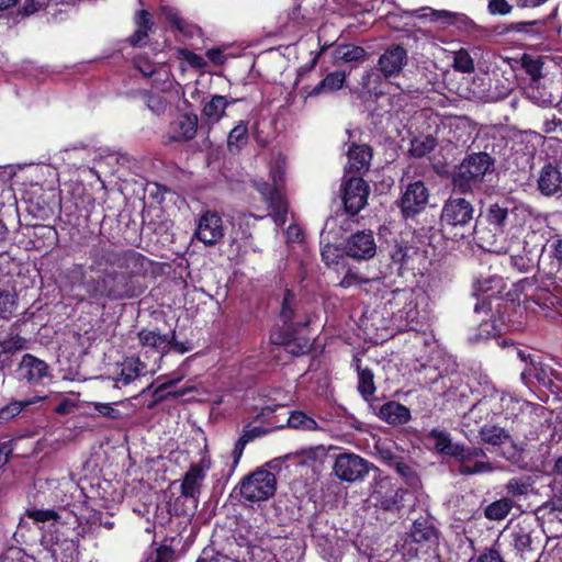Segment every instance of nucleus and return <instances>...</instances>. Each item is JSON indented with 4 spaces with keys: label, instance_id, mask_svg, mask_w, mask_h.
Segmentation results:
<instances>
[{
    "label": "nucleus",
    "instance_id": "1",
    "mask_svg": "<svg viewBox=\"0 0 562 562\" xmlns=\"http://www.w3.org/2000/svg\"><path fill=\"white\" fill-rule=\"evenodd\" d=\"M501 288L502 279L498 277L479 279L475 283V290L481 295L474 306V313L480 319L477 339L499 336L507 327L504 313L508 304L498 297Z\"/></svg>",
    "mask_w": 562,
    "mask_h": 562
},
{
    "label": "nucleus",
    "instance_id": "2",
    "mask_svg": "<svg viewBox=\"0 0 562 562\" xmlns=\"http://www.w3.org/2000/svg\"><path fill=\"white\" fill-rule=\"evenodd\" d=\"M426 294L422 290L397 289L392 291L386 305L393 324L400 329H415L424 318Z\"/></svg>",
    "mask_w": 562,
    "mask_h": 562
},
{
    "label": "nucleus",
    "instance_id": "3",
    "mask_svg": "<svg viewBox=\"0 0 562 562\" xmlns=\"http://www.w3.org/2000/svg\"><path fill=\"white\" fill-rule=\"evenodd\" d=\"M507 216L508 209L506 206L493 203L487 207L486 221L491 227L475 228L474 231L482 248L501 255V252H509L520 247V240L517 237H508L503 231Z\"/></svg>",
    "mask_w": 562,
    "mask_h": 562
},
{
    "label": "nucleus",
    "instance_id": "4",
    "mask_svg": "<svg viewBox=\"0 0 562 562\" xmlns=\"http://www.w3.org/2000/svg\"><path fill=\"white\" fill-rule=\"evenodd\" d=\"M286 168L285 157L279 155L270 168V179L272 183L258 182L256 188L270 209V215L278 226L285 224L288 204L282 189L284 184V173Z\"/></svg>",
    "mask_w": 562,
    "mask_h": 562
},
{
    "label": "nucleus",
    "instance_id": "5",
    "mask_svg": "<svg viewBox=\"0 0 562 562\" xmlns=\"http://www.w3.org/2000/svg\"><path fill=\"white\" fill-rule=\"evenodd\" d=\"M494 160L486 153L467 156L453 177L454 188L463 193L472 191L483 181L485 175L492 172Z\"/></svg>",
    "mask_w": 562,
    "mask_h": 562
},
{
    "label": "nucleus",
    "instance_id": "6",
    "mask_svg": "<svg viewBox=\"0 0 562 562\" xmlns=\"http://www.w3.org/2000/svg\"><path fill=\"white\" fill-rule=\"evenodd\" d=\"M276 490V475L266 469L252 472L240 485L241 496L249 502L266 501L274 495Z\"/></svg>",
    "mask_w": 562,
    "mask_h": 562
},
{
    "label": "nucleus",
    "instance_id": "7",
    "mask_svg": "<svg viewBox=\"0 0 562 562\" xmlns=\"http://www.w3.org/2000/svg\"><path fill=\"white\" fill-rule=\"evenodd\" d=\"M438 542V533L434 525L426 518L416 519L411 528L408 537L403 544L404 555H417L427 551Z\"/></svg>",
    "mask_w": 562,
    "mask_h": 562
},
{
    "label": "nucleus",
    "instance_id": "8",
    "mask_svg": "<svg viewBox=\"0 0 562 562\" xmlns=\"http://www.w3.org/2000/svg\"><path fill=\"white\" fill-rule=\"evenodd\" d=\"M372 467V463L356 453H341L336 457L333 471L340 481L353 483L362 481Z\"/></svg>",
    "mask_w": 562,
    "mask_h": 562
},
{
    "label": "nucleus",
    "instance_id": "9",
    "mask_svg": "<svg viewBox=\"0 0 562 562\" xmlns=\"http://www.w3.org/2000/svg\"><path fill=\"white\" fill-rule=\"evenodd\" d=\"M88 286V291L93 297L104 296L117 300L131 296L128 277L125 273H105L97 281L93 289L90 284Z\"/></svg>",
    "mask_w": 562,
    "mask_h": 562
},
{
    "label": "nucleus",
    "instance_id": "10",
    "mask_svg": "<svg viewBox=\"0 0 562 562\" xmlns=\"http://www.w3.org/2000/svg\"><path fill=\"white\" fill-rule=\"evenodd\" d=\"M211 469V459L204 454L198 463L192 464L186 472L181 483V496L189 499L194 507L201 493L206 472Z\"/></svg>",
    "mask_w": 562,
    "mask_h": 562
},
{
    "label": "nucleus",
    "instance_id": "11",
    "mask_svg": "<svg viewBox=\"0 0 562 562\" xmlns=\"http://www.w3.org/2000/svg\"><path fill=\"white\" fill-rule=\"evenodd\" d=\"M225 235V227L222 216L207 210L196 221L194 236L206 246L216 245Z\"/></svg>",
    "mask_w": 562,
    "mask_h": 562
},
{
    "label": "nucleus",
    "instance_id": "12",
    "mask_svg": "<svg viewBox=\"0 0 562 562\" xmlns=\"http://www.w3.org/2000/svg\"><path fill=\"white\" fill-rule=\"evenodd\" d=\"M450 456L460 462L459 472L461 474H482L493 471L491 463L476 460L479 457L484 456V451L481 448H471L457 443Z\"/></svg>",
    "mask_w": 562,
    "mask_h": 562
},
{
    "label": "nucleus",
    "instance_id": "13",
    "mask_svg": "<svg viewBox=\"0 0 562 562\" xmlns=\"http://www.w3.org/2000/svg\"><path fill=\"white\" fill-rule=\"evenodd\" d=\"M429 200L428 189L423 181H415L405 188L400 200L401 212L404 217H413L426 209Z\"/></svg>",
    "mask_w": 562,
    "mask_h": 562
},
{
    "label": "nucleus",
    "instance_id": "14",
    "mask_svg": "<svg viewBox=\"0 0 562 562\" xmlns=\"http://www.w3.org/2000/svg\"><path fill=\"white\" fill-rule=\"evenodd\" d=\"M503 392L493 390L490 394L484 395L476 402L471 409L464 415L465 425L470 426L471 422L477 424L483 419H487L492 415L503 416Z\"/></svg>",
    "mask_w": 562,
    "mask_h": 562
},
{
    "label": "nucleus",
    "instance_id": "15",
    "mask_svg": "<svg viewBox=\"0 0 562 562\" xmlns=\"http://www.w3.org/2000/svg\"><path fill=\"white\" fill-rule=\"evenodd\" d=\"M473 205L463 198H450L441 211V222L450 226H465L473 220Z\"/></svg>",
    "mask_w": 562,
    "mask_h": 562
},
{
    "label": "nucleus",
    "instance_id": "16",
    "mask_svg": "<svg viewBox=\"0 0 562 562\" xmlns=\"http://www.w3.org/2000/svg\"><path fill=\"white\" fill-rule=\"evenodd\" d=\"M369 195V186L358 177H351L344 186V204L350 214H357L367 204Z\"/></svg>",
    "mask_w": 562,
    "mask_h": 562
},
{
    "label": "nucleus",
    "instance_id": "17",
    "mask_svg": "<svg viewBox=\"0 0 562 562\" xmlns=\"http://www.w3.org/2000/svg\"><path fill=\"white\" fill-rule=\"evenodd\" d=\"M400 498V490L392 484L389 477L374 480L370 494V501L374 506L384 510H393L398 506Z\"/></svg>",
    "mask_w": 562,
    "mask_h": 562
},
{
    "label": "nucleus",
    "instance_id": "18",
    "mask_svg": "<svg viewBox=\"0 0 562 562\" xmlns=\"http://www.w3.org/2000/svg\"><path fill=\"white\" fill-rule=\"evenodd\" d=\"M348 256L356 259H370L376 252V244L371 231L351 235L346 245Z\"/></svg>",
    "mask_w": 562,
    "mask_h": 562
},
{
    "label": "nucleus",
    "instance_id": "19",
    "mask_svg": "<svg viewBox=\"0 0 562 562\" xmlns=\"http://www.w3.org/2000/svg\"><path fill=\"white\" fill-rule=\"evenodd\" d=\"M407 64V53L400 45L390 46L379 58V70L385 78L397 76Z\"/></svg>",
    "mask_w": 562,
    "mask_h": 562
},
{
    "label": "nucleus",
    "instance_id": "20",
    "mask_svg": "<svg viewBox=\"0 0 562 562\" xmlns=\"http://www.w3.org/2000/svg\"><path fill=\"white\" fill-rule=\"evenodd\" d=\"M510 544L517 553L526 561H537L535 554L533 541L531 539V529L528 525L517 524L509 529Z\"/></svg>",
    "mask_w": 562,
    "mask_h": 562
},
{
    "label": "nucleus",
    "instance_id": "21",
    "mask_svg": "<svg viewBox=\"0 0 562 562\" xmlns=\"http://www.w3.org/2000/svg\"><path fill=\"white\" fill-rule=\"evenodd\" d=\"M346 72L345 71H333L329 72L322 81H319L316 86H305L300 89V94L306 101L308 98L318 97L322 94H327L335 92L342 88L346 81Z\"/></svg>",
    "mask_w": 562,
    "mask_h": 562
},
{
    "label": "nucleus",
    "instance_id": "22",
    "mask_svg": "<svg viewBox=\"0 0 562 562\" xmlns=\"http://www.w3.org/2000/svg\"><path fill=\"white\" fill-rule=\"evenodd\" d=\"M18 373L22 380H26L30 383H38L47 375L48 367L43 360L27 353L22 357Z\"/></svg>",
    "mask_w": 562,
    "mask_h": 562
},
{
    "label": "nucleus",
    "instance_id": "23",
    "mask_svg": "<svg viewBox=\"0 0 562 562\" xmlns=\"http://www.w3.org/2000/svg\"><path fill=\"white\" fill-rule=\"evenodd\" d=\"M339 285L345 289L359 288L370 294L380 291L382 280L380 278H368L358 271L349 269L340 280Z\"/></svg>",
    "mask_w": 562,
    "mask_h": 562
},
{
    "label": "nucleus",
    "instance_id": "24",
    "mask_svg": "<svg viewBox=\"0 0 562 562\" xmlns=\"http://www.w3.org/2000/svg\"><path fill=\"white\" fill-rule=\"evenodd\" d=\"M427 13L423 16L429 18L430 21L439 23L441 26L457 25L459 29L467 30L472 26L473 22L465 14L456 13L447 10L424 9Z\"/></svg>",
    "mask_w": 562,
    "mask_h": 562
},
{
    "label": "nucleus",
    "instance_id": "25",
    "mask_svg": "<svg viewBox=\"0 0 562 562\" xmlns=\"http://www.w3.org/2000/svg\"><path fill=\"white\" fill-rule=\"evenodd\" d=\"M371 157V149L367 145H352L348 150L347 169L351 172L367 170Z\"/></svg>",
    "mask_w": 562,
    "mask_h": 562
},
{
    "label": "nucleus",
    "instance_id": "26",
    "mask_svg": "<svg viewBox=\"0 0 562 562\" xmlns=\"http://www.w3.org/2000/svg\"><path fill=\"white\" fill-rule=\"evenodd\" d=\"M561 183L560 171L551 165L544 166L538 180L539 190L546 195H553L561 189Z\"/></svg>",
    "mask_w": 562,
    "mask_h": 562
},
{
    "label": "nucleus",
    "instance_id": "27",
    "mask_svg": "<svg viewBox=\"0 0 562 562\" xmlns=\"http://www.w3.org/2000/svg\"><path fill=\"white\" fill-rule=\"evenodd\" d=\"M379 417L392 425L405 424L409 417V409L396 402H389L381 406Z\"/></svg>",
    "mask_w": 562,
    "mask_h": 562
},
{
    "label": "nucleus",
    "instance_id": "28",
    "mask_svg": "<svg viewBox=\"0 0 562 562\" xmlns=\"http://www.w3.org/2000/svg\"><path fill=\"white\" fill-rule=\"evenodd\" d=\"M326 0H293L291 14L294 19H312L325 7Z\"/></svg>",
    "mask_w": 562,
    "mask_h": 562
},
{
    "label": "nucleus",
    "instance_id": "29",
    "mask_svg": "<svg viewBox=\"0 0 562 562\" xmlns=\"http://www.w3.org/2000/svg\"><path fill=\"white\" fill-rule=\"evenodd\" d=\"M198 117L195 115H182L172 125V138L176 140H189L195 136Z\"/></svg>",
    "mask_w": 562,
    "mask_h": 562
},
{
    "label": "nucleus",
    "instance_id": "30",
    "mask_svg": "<svg viewBox=\"0 0 562 562\" xmlns=\"http://www.w3.org/2000/svg\"><path fill=\"white\" fill-rule=\"evenodd\" d=\"M146 366L138 358H126L121 364V372L116 381L124 385L130 384L135 379L144 374Z\"/></svg>",
    "mask_w": 562,
    "mask_h": 562
},
{
    "label": "nucleus",
    "instance_id": "31",
    "mask_svg": "<svg viewBox=\"0 0 562 562\" xmlns=\"http://www.w3.org/2000/svg\"><path fill=\"white\" fill-rule=\"evenodd\" d=\"M504 255L506 252H503ZM509 262L519 272H529L536 265L531 250H527L520 241V247L509 251Z\"/></svg>",
    "mask_w": 562,
    "mask_h": 562
},
{
    "label": "nucleus",
    "instance_id": "32",
    "mask_svg": "<svg viewBox=\"0 0 562 562\" xmlns=\"http://www.w3.org/2000/svg\"><path fill=\"white\" fill-rule=\"evenodd\" d=\"M248 140V123L246 121H239L228 133V150L233 154L239 153L240 149L247 145Z\"/></svg>",
    "mask_w": 562,
    "mask_h": 562
},
{
    "label": "nucleus",
    "instance_id": "33",
    "mask_svg": "<svg viewBox=\"0 0 562 562\" xmlns=\"http://www.w3.org/2000/svg\"><path fill=\"white\" fill-rule=\"evenodd\" d=\"M139 342L143 347H149L158 352H165L169 349L172 341L167 335H161L155 330L143 329L138 334Z\"/></svg>",
    "mask_w": 562,
    "mask_h": 562
},
{
    "label": "nucleus",
    "instance_id": "34",
    "mask_svg": "<svg viewBox=\"0 0 562 562\" xmlns=\"http://www.w3.org/2000/svg\"><path fill=\"white\" fill-rule=\"evenodd\" d=\"M367 53L361 46L351 44L338 45L334 49V58L336 63H359L364 60Z\"/></svg>",
    "mask_w": 562,
    "mask_h": 562
},
{
    "label": "nucleus",
    "instance_id": "35",
    "mask_svg": "<svg viewBox=\"0 0 562 562\" xmlns=\"http://www.w3.org/2000/svg\"><path fill=\"white\" fill-rule=\"evenodd\" d=\"M355 367L358 371V390L364 398L372 396L375 392L373 373L371 370L360 366V359H355Z\"/></svg>",
    "mask_w": 562,
    "mask_h": 562
},
{
    "label": "nucleus",
    "instance_id": "36",
    "mask_svg": "<svg viewBox=\"0 0 562 562\" xmlns=\"http://www.w3.org/2000/svg\"><path fill=\"white\" fill-rule=\"evenodd\" d=\"M229 101L223 95H214L204 104L203 114L212 122H218L225 113Z\"/></svg>",
    "mask_w": 562,
    "mask_h": 562
},
{
    "label": "nucleus",
    "instance_id": "37",
    "mask_svg": "<svg viewBox=\"0 0 562 562\" xmlns=\"http://www.w3.org/2000/svg\"><path fill=\"white\" fill-rule=\"evenodd\" d=\"M503 416L506 419H514L518 417L525 407H527V403L519 397L507 394L503 392Z\"/></svg>",
    "mask_w": 562,
    "mask_h": 562
},
{
    "label": "nucleus",
    "instance_id": "38",
    "mask_svg": "<svg viewBox=\"0 0 562 562\" xmlns=\"http://www.w3.org/2000/svg\"><path fill=\"white\" fill-rule=\"evenodd\" d=\"M480 435L484 442L493 446H499L509 440V434L504 428L495 425L482 427Z\"/></svg>",
    "mask_w": 562,
    "mask_h": 562
},
{
    "label": "nucleus",
    "instance_id": "39",
    "mask_svg": "<svg viewBox=\"0 0 562 562\" xmlns=\"http://www.w3.org/2000/svg\"><path fill=\"white\" fill-rule=\"evenodd\" d=\"M513 508V502L509 498H501L486 506L484 514L487 519L502 520Z\"/></svg>",
    "mask_w": 562,
    "mask_h": 562
},
{
    "label": "nucleus",
    "instance_id": "40",
    "mask_svg": "<svg viewBox=\"0 0 562 562\" xmlns=\"http://www.w3.org/2000/svg\"><path fill=\"white\" fill-rule=\"evenodd\" d=\"M266 434V430L261 427H246L244 429L243 435L239 437V439L236 441L233 456L235 458V462L239 460V458L243 454V451L248 442L254 440L255 438L261 437Z\"/></svg>",
    "mask_w": 562,
    "mask_h": 562
},
{
    "label": "nucleus",
    "instance_id": "41",
    "mask_svg": "<svg viewBox=\"0 0 562 562\" xmlns=\"http://www.w3.org/2000/svg\"><path fill=\"white\" fill-rule=\"evenodd\" d=\"M45 396H33L23 401H14L0 409V419H7L16 416L21 411L33 405L40 401L45 400Z\"/></svg>",
    "mask_w": 562,
    "mask_h": 562
},
{
    "label": "nucleus",
    "instance_id": "42",
    "mask_svg": "<svg viewBox=\"0 0 562 562\" xmlns=\"http://www.w3.org/2000/svg\"><path fill=\"white\" fill-rule=\"evenodd\" d=\"M288 425L297 430L312 431L318 429L317 423L301 411L291 413L288 418Z\"/></svg>",
    "mask_w": 562,
    "mask_h": 562
},
{
    "label": "nucleus",
    "instance_id": "43",
    "mask_svg": "<svg viewBox=\"0 0 562 562\" xmlns=\"http://www.w3.org/2000/svg\"><path fill=\"white\" fill-rule=\"evenodd\" d=\"M150 29V20L147 11L142 10L137 14V30L131 37L133 45H139L146 37Z\"/></svg>",
    "mask_w": 562,
    "mask_h": 562
},
{
    "label": "nucleus",
    "instance_id": "44",
    "mask_svg": "<svg viewBox=\"0 0 562 562\" xmlns=\"http://www.w3.org/2000/svg\"><path fill=\"white\" fill-rule=\"evenodd\" d=\"M429 437L434 440V446L437 451L446 454H451V451L457 443H452L449 435L441 430H431Z\"/></svg>",
    "mask_w": 562,
    "mask_h": 562
},
{
    "label": "nucleus",
    "instance_id": "45",
    "mask_svg": "<svg viewBox=\"0 0 562 562\" xmlns=\"http://www.w3.org/2000/svg\"><path fill=\"white\" fill-rule=\"evenodd\" d=\"M16 308L15 295L9 289H0V317H10Z\"/></svg>",
    "mask_w": 562,
    "mask_h": 562
},
{
    "label": "nucleus",
    "instance_id": "46",
    "mask_svg": "<svg viewBox=\"0 0 562 562\" xmlns=\"http://www.w3.org/2000/svg\"><path fill=\"white\" fill-rule=\"evenodd\" d=\"M454 70L461 72H472L474 70V63L467 49L461 48L454 52L453 64Z\"/></svg>",
    "mask_w": 562,
    "mask_h": 562
},
{
    "label": "nucleus",
    "instance_id": "47",
    "mask_svg": "<svg viewBox=\"0 0 562 562\" xmlns=\"http://www.w3.org/2000/svg\"><path fill=\"white\" fill-rule=\"evenodd\" d=\"M143 99L148 110L156 115L164 113L168 106V101L161 94L144 92Z\"/></svg>",
    "mask_w": 562,
    "mask_h": 562
},
{
    "label": "nucleus",
    "instance_id": "48",
    "mask_svg": "<svg viewBox=\"0 0 562 562\" xmlns=\"http://www.w3.org/2000/svg\"><path fill=\"white\" fill-rule=\"evenodd\" d=\"M374 449L379 459L384 463L390 465L392 462H395L397 454L394 452V447L392 443L386 441H379L375 443Z\"/></svg>",
    "mask_w": 562,
    "mask_h": 562
},
{
    "label": "nucleus",
    "instance_id": "49",
    "mask_svg": "<svg viewBox=\"0 0 562 562\" xmlns=\"http://www.w3.org/2000/svg\"><path fill=\"white\" fill-rule=\"evenodd\" d=\"M513 5L507 0H488L487 12L491 15H507L512 12Z\"/></svg>",
    "mask_w": 562,
    "mask_h": 562
},
{
    "label": "nucleus",
    "instance_id": "50",
    "mask_svg": "<svg viewBox=\"0 0 562 562\" xmlns=\"http://www.w3.org/2000/svg\"><path fill=\"white\" fill-rule=\"evenodd\" d=\"M435 139L427 137L424 140L415 139L412 143L411 151L414 156H424L435 148Z\"/></svg>",
    "mask_w": 562,
    "mask_h": 562
},
{
    "label": "nucleus",
    "instance_id": "51",
    "mask_svg": "<svg viewBox=\"0 0 562 562\" xmlns=\"http://www.w3.org/2000/svg\"><path fill=\"white\" fill-rule=\"evenodd\" d=\"M94 409L102 416L111 418V419H119L121 418L122 414L119 409H116L113 404L110 403H93Z\"/></svg>",
    "mask_w": 562,
    "mask_h": 562
},
{
    "label": "nucleus",
    "instance_id": "52",
    "mask_svg": "<svg viewBox=\"0 0 562 562\" xmlns=\"http://www.w3.org/2000/svg\"><path fill=\"white\" fill-rule=\"evenodd\" d=\"M294 303V294L290 291H286L283 297L282 307L280 312V317L286 324L292 319V306Z\"/></svg>",
    "mask_w": 562,
    "mask_h": 562
},
{
    "label": "nucleus",
    "instance_id": "53",
    "mask_svg": "<svg viewBox=\"0 0 562 562\" xmlns=\"http://www.w3.org/2000/svg\"><path fill=\"white\" fill-rule=\"evenodd\" d=\"M506 490L512 496H520L528 493L529 485L518 479H512L508 481Z\"/></svg>",
    "mask_w": 562,
    "mask_h": 562
},
{
    "label": "nucleus",
    "instance_id": "54",
    "mask_svg": "<svg viewBox=\"0 0 562 562\" xmlns=\"http://www.w3.org/2000/svg\"><path fill=\"white\" fill-rule=\"evenodd\" d=\"M27 515L30 518L38 522L54 520L58 517L55 510L48 509H31L27 512Z\"/></svg>",
    "mask_w": 562,
    "mask_h": 562
},
{
    "label": "nucleus",
    "instance_id": "55",
    "mask_svg": "<svg viewBox=\"0 0 562 562\" xmlns=\"http://www.w3.org/2000/svg\"><path fill=\"white\" fill-rule=\"evenodd\" d=\"M135 67L144 77H151L158 72L157 67L144 58H136Z\"/></svg>",
    "mask_w": 562,
    "mask_h": 562
},
{
    "label": "nucleus",
    "instance_id": "56",
    "mask_svg": "<svg viewBox=\"0 0 562 562\" xmlns=\"http://www.w3.org/2000/svg\"><path fill=\"white\" fill-rule=\"evenodd\" d=\"M301 550L295 543H289L288 548L283 549L281 559L285 562H299L301 559Z\"/></svg>",
    "mask_w": 562,
    "mask_h": 562
},
{
    "label": "nucleus",
    "instance_id": "57",
    "mask_svg": "<svg viewBox=\"0 0 562 562\" xmlns=\"http://www.w3.org/2000/svg\"><path fill=\"white\" fill-rule=\"evenodd\" d=\"M522 64H524V67L526 68L527 72L532 77V79H537L540 77L541 72H540V66L538 65L537 61L530 59V58H527V57H524L522 58Z\"/></svg>",
    "mask_w": 562,
    "mask_h": 562
},
{
    "label": "nucleus",
    "instance_id": "58",
    "mask_svg": "<svg viewBox=\"0 0 562 562\" xmlns=\"http://www.w3.org/2000/svg\"><path fill=\"white\" fill-rule=\"evenodd\" d=\"M473 562H504L503 558L496 550H487L483 554H481L476 560Z\"/></svg>",
    "mask_w": 562,
    "mask_h": 562
},
{
    "label": "nucleus",
    "instance_id": "59",
    "mask_svg": "<svg viewBox=\"0 0 562 562\" xmlns=\"http://www.w3.org/2000/svg\"><path fill=\"white\" fill-rule=\"evenodd\" d=\"M301 454L306 460H317V459H319V458L325 456V449H324V447L318 446V447H315V448H310V449L303 450L301 452Z\"/></svg>",
    "mask_w": 562,
    "mask_h": 562
},
{
    "label": "nucleus",
    "instance_id": "60",
    "mask_svg": "<svg viewBox=\"0 0 562 562\" xmlns=\"http://www.w3.org/2000/svg\"><path fill=\"white\" fill-rule=\"evenodd\" d=\"M13 449L11 442L7 441L0 445V469L3 468L8 461L10 456L12 454Z\"/></svg>",
    "mask_w": 562,
    "mask_h": 562
},
{
    "label": "nucleus",
    "instance_id": "61",
    "mask_svg": "<svg viewBox=\"0 0 562 562\" xmlns=\"http://www.w3.org/2000/svg\"><path fill=\"white\" fill-rule=\"evenodd\" d=\"M390 467L395 468L397 473H400L403 476H409L412 473L411 468L403 461L402 457L396 456L395 462H392Z\"/></svg>",
    "mask_w": 562,
    "mask_h": 562
},
{
    "label": "nucleus",
    "instance_id": "62",
    "mask_svg": "<svg viewBox=\"0 0 562 562\" xmlns=\"http://www.w3.org/2000/svg\"><path fill=\"white\" fill-rule=\"evenodd\" d=\"M335 252L336 248L330 245L325 246L324 249L322 250V258L327 266H331L335 263Z\"/></svg>",
    "mask_w": 562,
    "mask_h": 562
},
{
    "label": "nucleus",
    "instance_id": "63",
    "mask_svg": "<svg viewBox=\"0 0 562 562\" xmlns=\"http://www.w3.org/2000/svg\"><path fill=\"white\" fill-rule=\"evenodd\" d=\"M551 247L553 248L554 258L558 260L559 267L562 269V238L555 239Z\"/></svg>",
    "mask_w": 562,
    "mask_h": 562
},
{
    "label": "nucleus",
    "instance_id": "64",
    "mask_svg": "<svg viewBox=\"0 0 562 562\" xmlns=\"http://www.w3.org/2000/svg\"><path fill=\"white\" fill-rule=\"evenodd\" d=\"M172 553L168 549H159L155 562H171Z\"/></svg>",
    "mask_w": 562,
    "mask_h": 562
}]
</instances>
